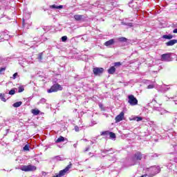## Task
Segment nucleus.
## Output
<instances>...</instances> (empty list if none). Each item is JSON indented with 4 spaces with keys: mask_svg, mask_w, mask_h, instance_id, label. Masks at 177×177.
<instances>
[{
    "mask_svg": "<svg viewBox=\"0 0 177 177\" xmlns=\"http://www.w3.org/2000/svg\"><path fill=\"white\" fill-rule=\"evenodd\" d=\"M73 167V164H71V162L69 163V165H68L65 169L60 170L59 174H57L56 176H55L54 177H62V176H64V175H66V174H67V172H68V171L70 169H71Z\"/></svg>",
    "mask_w": 177,
    "mask_h": 177,
    "instance_id": "f257e3e1",
    "label": "nucleus"
},
{
    "mask_svg": "<svg viewBox=\"0 0 177 177\" xmlns=\"http://www.w3.org/2000/svg\"><path fill=\"white\" fill-rule=\"evenodd\" d=\"M21 171H24V172H32L37 171V167L31 165H24L21 167Z\"/></svg>",
    "mask_w": 177,
    "mask_h": 177,
    "instance_id": "f03ea898",
    "label": "nucleus"
},
{
    "mask_svg": "<svg viewBox=\"0 0 177 177\" xmlns=\"http://www.w3.org/2000/svg\"><path fill=\"white\" fill-rule=\"evenodd\" d=\"M59 91H63V87L59 84H55L48 90V93H53V92H57Z\"/></svg>",
    "mask_w": 177,
    "mask_h": 177,
    "instance_id": "7ed1b4c3",
    "label": "nucleus"
},
{
    "mask_svg": "<svg viewBox=\"0 0 177 177\" xmlns=\"http://www.w3.org/2000/svg\"><path fill=\"white\" fill-rule=\"evenodd\" d=\"M129 103L131 104V106H136L138 104V99L135 97L133 95H129Z\"/></svg>",
    "mask_w": 177,
    "mask_h": 177,
    "instance_id": "20e7f679",
    "label": "nucleus"
},
{
    "mask_svg": "<svg viewBox=\"0 0 177 177\" xmlns=\"http://www.w3.org/2000/svg\"><path fill=\"white\" fill-rule=\"evenodd\" d=\"M104 71V69L103 68L96 67L93 68V73L94 75H100L103 74Z\"/></svg>",
    "mask_w": 177,
    "mask_h": 177,
    "instance_id": "39448f33",
    "label": "nucleus"
},
{
    "mask_svg": "<svg viewBox=\"0 0 177 177\" xmlns=\"http://www.w3.org/2000/svg\"><path fill=\"white\" fill-rule=\"evenodd\" d=\"M169 59H171V53H165L161 55L162 62H169Z\"/></svg>",
    "mask_w": 177,
    "mask_h": 177,
    "instance_id": "423d86ee",
    "label": "nucleus"
},
{
    "mask_svg": "<svg viewBox=\"0 0 177 177\" xmlns=\"http://www.w3.org/2000/svg\"><path fill=\"white\" fill-rule=\"evenodd\" d=\"M124 114L125 113H124V111L120 112V113L115 118V122H120V121H122V120H124Z\"/></svg>",
    "mask_w": 177,
    "mask_h": 177,
    "instance_id": "0eeeda50",
    "label": "nucleus"
},
{
    "mask_svg": "<svg viewBox=\"0 0 177 177\" xmlns=\"http://www.w3.org/2000/svg\"><path fill=\"white\" fill-rule=\"evenodd\" d=\"M114 44H115V40H114V39H111L107 41H106L104 45L105 46H111V45H114Z\"/></svg>",
    "mask_w": 177,
    "mask_h": 177,
    "instance_id": "6e6552de",
    "label": "nucleus"
},
{
    "mask_svg": "<svg viewBox=\"0 0 177 177\" xmlns=\"http://www.w3.org/2000/svg\"><path fill=\"white\" fill-rule=\"evenodd\" d=\"M73 17L76 21H82L84 20V15H75Z\"/></svg>",
    "mask_w": 177,
    "mask_h": 177,
    "instance_id": "1a4fd4ad",
    "label": "nucleus"
},
{
    "mask_svg": "<svg viewBox=\"0 0 177 177\" xmlns=\"http://www.w3.org/2000/svg\"><path fill=\"white\" fill-rule=\"evenodd\" d=\"M175 44H177V40L172 39V40H170V41L166 42V46H174V45H175Z\"/></svg>",
    "mask_w": 177,
    "mask_h": 177,
    "instance_id": "9d476101",
    "label": "nucleus"
},
{
    "mask_svg": "<svg viewBox=\"0 0 177 177\" xmlns=\"http://www.w3.org/2000/svg\"><path fill=\"white\" fill-rule=\"evenodd\" d=\"M134 158L138 161H140V160H142V153L139 151L136 152L134 155Z\"/></svg>",
    "mask_w": 177,
    "mask_h": 177,
    "instance_id": "9b49d317",
    "label": "nucleus"
},
{
    "mask_svg": "<svg viewBox=\"0 0 177 177\" xmlns=\"http://www.w3.org/2000/svg\"><path fill=\"white\" fill-rule=\"evenodd\" d=\"M164 39H172L174 38V35H164L162 36Z\"/></svg>",
    "mask_w": 177,
    "mask_h": 177,
    "instance_id": "f8f14e48",
    "label": "nucleus"
},
{
    "mask_svg": "<svg viewBox=\"0 0 177 177\" xmlns=\"http://www.w3.org/2000/svg\"><path fill=\"white\" fill-rule=\"evenodd\" d=\"M108 73L109 74H114V73H115V67L111 66L110 68L108 69Z\"/></svg>",
    "mask_w": 177,
    "mask_h": 177,
    "instance_id": "ddd939ff",
    "label": "nucleus"
},
{
    "mask_svg": "<svg viewBox=\"0 0 177 177\" xmlns=\"http://www.w3.org/2000/svg\"><path fill=\"white\" fill-rule=\"evenodd\" d=\"M21 104H23V102L19 101V102H17L13 104V107H20V106H21Z\"/></svg>",
    "mask_w": 177,
    "mask_h": 177,
    "instance_id": "4468645a",
    "label": "nucleus"
},
{
    "mask_svg": "<svg viewBox=\"0 0 177 177\" xmlns=\"http://www.w3.org/2000/svg\"><path fill=\"white\" fill-rule=\"evenodd\" d=\"M56 143H60L62 142H64V137L63 136H59L57 140H56Z\"/></svg>",
    "mask_w": 177,
    "mask_h": 177,
    "instance_id": "2eb2a0df",
    "label": "nucleus"
},
{
    "mask_svg": "<svg viewBox=\"0 0 177 177\" xmlns=\"http://www.w3.org/2000/svg\"><path fill=\"white\" fill-rule=\"evenodd\" d=\"M0 99L2 102H4V103H6V98H5V93H0Z\"/></svg>",
    "mask_w": 177,
    "mask_h": 177,
    "instance_id": "dca6fc26",
    "label": "nucleus"
},
{
    "mask_svg": "<svg viewBox=\"0 0 177 177\" xmlns=\"http://www.w3.org/2000/svg\"><path fill=\"white\" fill-rule=\"evenodd\" d=\"M32 114L33 115H38V114H39V110L35 109H32Z\"/></svg>",
    "mask_w": 177,
    "mask_h": 177,
    "instance_id": "f3484780",
    "label": "nucleus"
},
{
    "mask_svg": "<svg viewBox=\"0 0 177 177\" xmlns=\"http://www.w3.org/2000/svg\"><path fill=\"white\" fill-rule=\"evenodd\" d=\"M51 8H53V9H63V6H56V5H52L51 6Z\"/></svg>",
    "mask_w": 177,
    "mask_h": 177,
    "instance_id": "a211bd4d",
    "label": "nucleus"
},
{
    "mask_svg": "<svg viewBox=\"0 0 177 177\" xmlns=\"http://www.w3.org/2000/svg\"><path fill=\"white\" fill-rule=\"evenodd\" d=\"M119 42H127L128 41V39L126 37H119L118 38Z\"/></svg>",
    "mask_w": 177,
    "mask_h": 177,
    "instance_id": "6ab92c4d",
    "label": "nucleus"
},
{
    "mask_svg": "<svg viewBox=\"0 0 177 177\" xmlns=\"http://www.w3.org/2000/svg\"><path fill=\"white\" fill-rule=\"evenodd\" d=\"M24 151H30V145H26L23 148Z\"/></svg>",
    "mask_w": 177,
    "mask_h": 177,
    "instance_id": "aec40b11",
    "label": "nucleus"
},
{
    "mask_svg": "<svg viewBox=\"0 0 177 177\" xmlns=\"http://www.w3.org/2000/svg\"><path fill=\"white\" fill-rule=\"evenodd\" d=\"M109 136L111 139H115V133L113 132L109 131Z\"/></svg>",
    "mask_w": 177,
    "mask_h": 177,
    "instance_id": "412c9836",
    "label": "nucleus"
},
{
    "mask_svg": "<svg viewBox=\"0 0 177 177\" xmlns=\"http://www.w3.org/2000/svg\"><path fill=\"white\" fill-rule=\"evenodd\" d=\"M21 92H24V87L23 86H20L18 88V93H21Z\"/></svg>",
    "mask_w": 177,
    "mask_h": 177,
    "instance_id": "4be33fe9",
    "label": "nucleus"
},
{
    "mask_svg": "<svg viewBox=\"0 0 177 177\" xmlns=\"http://www.w3.org/2000/svg\"><path fill=\"white\" fill-rule=\"evenodd\" d=\"M43 56H44V53H41L39 54V55H38V57H37V59H38L39 60H42Z\"/></svg>",
    "mask_w": 177,
    "mask_h": 177,
    "instance_id": "5701e85b",
    "label": "nucleus"
},
{
    "mask_svg": "<svg viewBox=\"0 0 177 177\" xmlns=\"http://www.w3.org/2000/svg\"><path fill=\"white\" fill-rule=\"evenodd\" d=\"M16 93V91L15 89H11L9 92L8 94L13 95Z\"/></svg>",
    "mask_w": 177,
    "mask_h": 177,
    "instance_id": "b1692460",
    "label": "nucleus"
},
{
    "mask_svg": "<svg viewBox=\"0 0 177 177\" xmlns=\"http://www.w3.org/2000/svg\"><path fill=\"white\" fill-rule=\"evenodd\" d=\"M62 42H66V41H67V36H63L62 37Z\"/></svg>",
    "mask_w": 177,
    "mask_h": 177,
    "instance_id": "393cba45",
    "label": "nucleus"
},
{
    "mask_svg": "<svg viewBox=\"0 0 177 177\" xmlns=\"http://www.w3.org/2000/svg\"><path fill=\"white\" fill-rule=\"evenodd\" d=\"M154 88V84H149L147 86V89H153Z\"/></svg>",
    "mask_w": 177,
    "mask_h": 177,
    "instance_id": "a878e982",
    "label": "nucleus"
},
{
    "mask_svg": "<svg viewBox=\"0 0 177 177\" xmlns=\"http://www.w3.org/2000/svg\"><path fill=\"white\" fill-rule=\"evenodd\" d=\"M114 66L115 67H120V66H121V62H115Z\"/></svg>",
    "mask_w": 177,
    "mask_h": 177,
    "instance_id": "bb28decb",
    "label": "nucleus"
},
{
    "mask_svg": "<svg viewBox=\"0 0 177 177\" xmlns=\"http://www.w3.org/2000/svg\"><path fill=\"white\" fill-rule=\"evenodd\" d=\"M109 133H110V131H103V132L102 133V135H109Z\"/></svg>",
    "mask_w": 177,
    "mask_h": 177,
    "instance_id": "cd10ccee",
    "label": "nucleus"
},
{
    "mask_svg": "<svg viewBox=\"0 0 177 177\" xmlns=\"http://www.w3.org/2000/svg\"><path fill=\"white\" fill-rule=\"evenodd\" d=\"M136 121L138 122H139V121H142V120H143V118H142V117H136Z\"/></svg>",
    "mask_w": 177,
    "mask_h": 177,
    "instance_id": "c85d7f7f",
    "label": "nucleus"
},
{
    "mask_svg": "<svg viewBox=\"0 0 177 177\" xmlns=\"http://www.w3.org/2000/svg\"><path fill=\"white\" fill-rule=\"evenodd\" d=\"M6 70V68H0V74H2V73H3V71H5Z\"/></svg>",
    "mask_w": 177,
    "mask_h": 177,
    "instance_id": "c756f323",
    "label": "nucleus"
},
{
    "mask_svg": "<svg viewBox=\"0 0 177 177\" xmlns=\"http://www.w3.org/2000/svg\"><path fill=\"white\" fill-rule=\"evenodd\" d=\"M17 77V73H15L12 75V80H16V77Z\"/></svg>",
    "mask_w": 177,
    "mask_h": 177,
    "instance_id": "7c9ffc66",
    "label": "nucleus"
},
{
    "mask_svg": "<svg viewBox=\"0 0 177 177\" xmlns=\"http://www.w3.org/2000/svg\"><path fill=\"white\" fill-rule=\"evenodd\" d=\"M75 131L76 132H80V127H78V126H75Z\"/></svg>",
    "mask_w": 177,
    "mask_h": 177,
    "instance_id": "2f4dec72",
    "label": "nucleus"
},
{
    "mask_svg": "<svg viewBox=\"0 0 177 177\" xmlns=\"http://www.w3.org/2000/svg\"><path fill=\"white\" fill-rule=\"evenodd\" d=\"M89 147H86L84 149V153H86V151H89Z\"/></svg>",
    "mask_w": 177,
    "mask_h": 177,
    "instance_id": "473e14b6",
    "label": "nucleus"
},
{
    "mask_svg": "<svg viewBox=\"0 0 177 177\" xmlns=\"http://www.w3.org/2000/svg\"><path fill=\"white\" fill-rule=\"evenodd\" d=\"M127 26H128L129 27H133V24H132V23H128V24H127Z\"/></svg>",
    "mask_w": 177,
    "mask_h": 177,
    "instance_id": "72a5a7b5",
    "label": "nucleus"
},
{
    "mask_svg": "<svg viewBox=\"0 0 177 177\" xmlns=\"http://www.w3.org/2000/svg\"><path fill=\"white\" fill-rule=\"evenodd\" d=\"M99 107L102 109V110H104V108L103 107L102 104H99Z\"/></svg>",
    "mask_w": 177,
    "mask_h": 177,
    "instance_id": "f704fd0d",
    "label": "nucleus"
},
{
    "mask_svg": "<svg viewBox=\"0 0 177 177\" xmlns=\"http://www.w3.org/2000/svg\"><path fill=\"white\" fill-rule=\"evenodd\" d=\"M174 34H177V28L173 30Z\"/></svg>",
    "mask_w": 177,
    "mask_h": 177,
    "instance_id": "c9c22d12",
    "label": "nucleus"
},
{
    "mask_svg": "<svg viewBox=\"0 0 177 177\" xmlns=\"http://www.w3.org/2000/svg\"><path fill=\"white\" fill-rule=\"evenodd\" d=\"M88 156H91V157H93V153H92V152H89Z\"/></svg>",
    "mask_w": 177,
    "mask_h": 177,
    "instance_id": "e433bc0d",
    "label": "nucleus"
},
{
    "mask_svg": "<svg viewBox=\"0 0 177 177\" xmlns=\"http://www.w3.org/2000/svg\"><path fill=\"white\" fill-rule=\"evenodd\" d=\"M136 120H137L136 117H134V118H133L131 119L132 121H136Z\"/></svg>",
    "mask_w": 177,
    "mask_h": 177,
    "instance_id": "4c0bfd02",
    "label": "nucleus"
}]
</instances>
